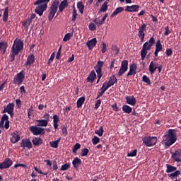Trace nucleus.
<instances>
[{
	"mask_svg": "<svg viewBox=\"0 0 181 181\" xmlns=\"http://www.w3.org/2000/svg\"><path fill=\"white\" fill-rule=\"evenodd\" d=\"M23 49V42L19 39H16L14 40L13 47L11 49L10 54V62H13L15 60V56L19 54V52H21Z\"/></svg>",
	"mask_w": 181,
	"mask_h": 181,
	"instance_id": "obj_3",
	"label": "nucleus"
},
{
	"mask_svg": "<svg viewBox=\"0 0 181 181\" xmlns=\"http://www.w3.org/2000/svg\"><path fill=\"white\" fill-rule=\"evenodd\" d=\"M95 134H96V135H98V136H101L104 134V129L103 128V127H100L99 129L96 130L95 132Z\"/></svg>",
	"mask_w": 181,
	"mask_h": 181,
	"instance_id": "obj_41",
	"label": "nucleus"
},
{
	"mask_svg": "<svg viewBox=\"0 0 181 181\" xmlns=\"http://www.w3.org/2000/svg\"><path fill=\"white\" fill-rule=\"evenodd\" d=\"M61 52H62V46L59 47V49L58 50V52L56 56V59H60Z\"/></svg>",
	"mask_w": 181,
	"mask_h": 181,
	"instance_id": "obj_59",
	"label": "nucleus"
},
{
	"mask_svg": "<svg viewBox=\"0 0 181 181\" xmlns=\"http://www.w3.org/2000/svg\"><path fill=\"white\" fill-rule=\"evenodd\" d=\"M181 150L178 149L175 152L172 153V158L175 162H181Z\"/></svg>",
	"mask_w": 181,
	"mask_h": 181,
	"instance_id": "obj_16",
	"label": "nucleus"
},
{
	"mask_svg": "<svg viewBox=\"0 0 181 181\" xmlns=\"http://www.w3.org/2000/svg\"><path fill=\"white\" fill-rule=\"evenodd\" d=\"M67 5V0L62 1L61 4L59 0H54L49 8V13L48 15L49 21L53 20L56 15V12H57V9H59V12H62V11H64Z\"/></svg>",
	"mask_w": 181,
	"mask_h": 181,
	"instance_id": "obj_1",
	"label": "nucleus"
},
{
	"mask_svg": "<svg viewBox=\"0 0 181 181\" xmlns=\"http://www.w3.org/2000/svg\"><path fill=\"white\" fill-rule=\"evenodd\" d=\"M19 141H21V134H19V133L16 132L11 134V142L12 144H16V142H19Z\"/></svg>",
	"mask_w": 181,
	"mask_h": 181,
	"instance_id": "obj_17",
	"label": "nucleus"
},
{
	"mask_svg": "<svg viewBox=\"0 0 181 181\" xmlns=\"http://www.w3.org/2000/svg\"><path fill=\"white\" fill-rule=\"evenodd\" d=\"M133 74H136V64H135L130 66L127 76L129 77V76H132Z\"/></svg>",
	"mask_w": 181,
	"mask_h": 181,
	"instance_id": "obj_23",
	"label": "nucleus"
},
{
	"mask_svg": "<svg viewBox=\"0 0 181 181\" xmlns=\"http://www.w3.org/2000/svg\"><path fill=\"white\" fill-rule=\"evenodd\" d=\"M104 66V62L98 61L95 66V71L99 78L103 77V66Z\"/></svg>",
	"mask_w": 181,
	"mask_h": 181,
	"instance_id": "obj_12",
	"label": "nucleus"
},
{
	"mask_svg": "<svg viewBox=\"0 0 181 181\" xmlns=\"http://www.w3.org/2000/svg\"><path fill=\"white\" fill-rule=\"evenodd\" d=\"M33 145H35V146H39V145H42L43 144V141L42 140V139H40V137H35L33 140Z\"/></svg>",
	"mask_w": 181,
	"mask_h": 181,
	"instance_id": "obj_30",
	"label": "nucleus"
},
{
	"mask_svg": "<svg viewBox=\"0 0 181 181\" xmlns=\"http://www.w3.org/2000/svg\"><path fill=\"white\" fill-rule=\"evenodd\" d=\"M9 13V8L6 7L3 14V22H8V15Z\"/></svg>",
	"mask_w": 181,
	"mask_h": 181,
	"instance_id": "obj_31",
	"label": "nucleus"
},
{
	"mask_svg": "<svg viewBox=\"0 0 181 181\" xmlns=\"http://www.w3.org/2000/svg\"><path fill=\"white\" fill-rule=\"evenodd\" d=\"M20 166H21V168H27L26 165L25 164H19L17 163L14 165V168H19Z\"/></svg>",
	"mask_w": 181,
	"mask_h": 181,
	"instance_id": "obj_60",
	"label": "nucleus"
},
{
	"mask_svg": "<svg viewBox=\"0 0 181 181\" xmlns=\"http://www.w3.org/2000/svg\"><path fill=\"white\" fill-rule=\"evenodd\" d=\"M109 87H111L110 84L107 82L103 83V86L101 88V90L103 91H107L108 90Z\"/></svg>",
	"mask_w": 181,
	"mask_h": 181,
	"instance_id": "obj_42",
	"label": "nucleus"
},
{
	"mask_svg": "<svg viewBox=\"0 0 181 181\" xmlns=\"http://www.w3.org/2000/svg\"><path fill=\"white\" fill-rule=\"evenodd\" d=\"M89 28V30H97V26L95 25V24H94V23H90L88 25Z\"/></svg>",
	"mask_w": 181,
	"mask_h": 181,
	"instance_id": "obj_45",
	"label": "nucleus"
},
{
	"mask_svg": "<svg viewBox=\"0 0 181 181\" xmlns=\"http://www.w3.org/2000/svg\"><path fill=\"white\" fill-rule=\"evenodd\" d=\"M23 80H25V74H23V71H21L15 76L13 83V84H18V86H21V84L23 83Z\"/></svg>",
	"mask_w": 181,
	"mask_h": 181,
	"instance_id": "obj_8",
	"label": "nucleus"
},
{
	"mask_svg": "<svg viewBox=\"0 0 181 181\" xmlns=\"http://www.w3.org/2000/svg\"><path fill=\"white\" fill-rule=\"evenodd\" d=\"M121 12H124V7H118L117 8L111 15V18H114V16H117L118 13H121Z\"/></svg>",
	"mask_w": 181,
	"mask_h": 181,
	"instance_id": "obj_28",
	"label": "nucleus"
},
{
	"mask_svg": "<svg viewBox=\"0 0 181 181\" xmlns=\"http://www.w3.org/2000/svg\"><path fill=\"white\" fill-rule=\"evenodd\" d=\"M80 148H81V145L80 144H78V143H76L74 146V148H73L74 153H76V152H77V151H78V149H80Z\"/></svg>",
	"mask_w": 181,
	"mask_h": 181,
	"instance_id": "obj_43",
	"label": "nucleus"
},
{
	"mask_svg": "<svg viewBox=\"0 0 181 181\" xmlns=\"http://www.w3.org/2000/svg\"><path fill=\"white\" fill-rule=\"evenodd\" d=\"M74 60V54H72L71 57L69 58L68 59V63H71Z\"/></svg>",
	"mask_w": 181,
	"mask_h": 181,
	"instance_id": "obj_64",
	"label": "nucleus"
},
{
	"mask_svg": "<svg viewBox=\"0 0 181 181\" xmlns=\"http://www.w3.org/2000/svg\"><path fill=\"white\" fill-rule=\"evenodd\" d=\"M162 49H163L162 44L160 43V40H158L156 42V51L154 52L156 57H158V53H159V52H161Z\"/></svg>",
	"mask_w": 181,
	"mask_h": 181,
	"instance_id": "obj_22",
	"label": "nucleus"
},
{
	"mask_svg": "<svg viewBox=\"0 0 181 181\" xmlns=\"http://www.w3.org/2000/svg\"><path fill=\"white\" fill-rule=\"evenodd\" d=\"M33 115V109L30 108L28 110V117L30 118Z\"/></svg>",
	"mask_w": 181,
	"mask_h": 181,
	"instance_id": "obj_56",
	"label": "nucleus"
},
{
	"mask_svg": "<svg viewBox=\"0 0 181 181\" xmlns=\"http://www.w3.org/2000/svg\"><path fill=\"white\" fill-rule=\"evenodd\" d=\"M86 45L89 50H91V49H94V47L95 46V45H97V38L91 39L86 42Z\"/></svg>",
	"mask_w": 181,
	"mask_h": 181,
	"instance_id": "obj_20",
	"label": "nucleus"
},
{
	"mask_svg": "<svg viewBox=\"0 0 181 181\" xmlns=\"http://www.w3.org/2000/svg\"><path fill=\"white\" fill-rule=\"evenodd\" d=\"M33 63H35V55L30 54L27 58L25 66H31Z\"/></svg>",
	"mask_w": 181,
	"mask_h": 181,
	"instance_id": "obj_25",
	"label": "nucleus"
},
{
	"mask_svg": "<svg viewBox=\"0 0 181 181\" xmlns=\"http://www.w3.org/2000/svg\"><path fill=\"white\" fill-rule=\"evenodd\" d=\"M12 166V161L9 158H6L3 163H0V169H8Z\"/></svg>",
	"mask_w": 181,
	"mask_h": 181,
	"instance_id": "obj_15",
	"label": "nucleus"
},
{
	"mask_svg": "<svg viewBox=\"0 0 181 181\" xmlns=\"http://www.w3.org/2000/svg\"><path fill=\"white\" fill-rule=\"evenodd\" d=\"M143 142L147 146H153V145H156V142H158V138L156 136H148L143 138Z\"/></svg>",
	"mask_w": 181,
	"mask_h": 181,
	"instance_id": "obj_6",
	"label": "nucleus"
},
{
	"mask_svg": "<svg viewBox=\"0 0 181 181\" xmlns=\"http://www.w3.org/2000/svg\"><path fill=\"white\" fill-rule=\"evenodd\" d=\"M77 18V10L76 8L73 9V14H72V21L74 22Z\"/></svg>",
	"mask_w": 181,
	"mask_h": 181,
	"instance_id": "obj_49",
	"label": "nucleus"
},
{
	"mask_svg": "<svg viewBox=\"0 0 181 181\" xmlns=\"http://www.w3.org/2000/svg\"><path fill=\"white\" fill-rule=\"evenodd\" d=\"M44 119L37 120V127H47L49 121H50V115L46 113L43 116Z\"/></svg>",
	"mask_w": 181,
	"mask_h": 181,
	"instance_id": "obj_7",
	"label": "nucleus"
},
{
	"mask_svg": "<svg viewBox=\"0 0 181 181\" xmlns=\"http://www.w3.org/2000/svg\"><path fill=\"white\" fill-rule=\"evenodd\" d=\"M70 168V164L66 163L61 167V170H67Z\"/></svg>",
	"mask_w": 181,
	"mask_h": 181,
	"instance_id": "obj_50",
	"label": "nucleus"
},
{
	"mask_svg": "<svg viewBox=\"0 0 181 181\" xmlns=\"http://www.w3.org/2000/svg\"><path fill=\"white\" fill-rule=\"evenodd\" d=\"M88 148H83L81 150V156H87L88 155Z\"/></svg>",
	"mask_w": 181,
	"mask_h": 181,
	"instance_id": "obj_47",
	"label": "nucleus"
},
{
	"mask_svg": "<svg viewBox=\"0 0 181 181\" xmlns=\"http://www.w3.org/2000/svg\"><path fill=\"white\" fill-rule=\"evenodd\" d=\"M105 52H107V45L103 42L102 45V53H105Z\"/></svg>",
	"mask_w": 181,
	"mask_h": 181,
	"instance_id": "obj_55",
	"label": "nucleus"
},
{
	"mask_svg": "<svg viewBox=\"0 0 181 181\" xmlns=\"http://www.w3.org/2000/svg\"><path fill=\"white\" fill-rule=\"evenodd\" d=\"M72 165L77 169L80 165H81V160L78 157L75 158L72 161Z\"/></svg>",
	"mask_w": 181,
	"mask_h": 181,
	"instance_id": "obj_26",
	"label": "nucleus"
},
{
	"mask_svg": "<svg viewBox=\"0 0 181 181\" xmlns=\"http://www.w3.org/2000/svg\"><path fill=\"white\" fill-rule=\"evenodd\" d=\"M107 18H108V14L106 13L103 17L102 21H100V23H99V25H103L104 22H105V19H107Z\"/></svg>",
	"mask_w": 181,
	"mask_h": 181,
	"instance_id": "obj_53",
	"label": "nucleus"
},
{
	"mask_svg": "<svg viewBox=\"0 0 181 181\" xmlns=\"http://www.w3.org/2000/svg\"><path fill=\"white\" fill-rule=\"evenodd\" d=\"M136 152H137V151H136V149H135V150L131 151L130 153H129L127 154V156L132 157V158H133L134 156H136Z\"/></svg>",
	"mask_w": 181,
	"mask_h": 181,
	"instance_id": "obj_51",
	"label": "nucleus"
},
{
	"mask_svg": "<svg viewBox=\"0 0 181 181\" xmlns=\"http://www.w3.org/2000/svg\"><path fill=\"white\" fill-rule=\"evenodd\" d=\"M112 50H115V52H116V53H118V52H119V50L118 49V47L116 45H112Z\"/></svg>",
	"mask_w": 181,
	"mask_h": 181,
	"instance_id": "obj_63",
	"label": "nucleus"
},
{
	"mask_svg": "<svg viewBox=\"0 0 181 181\" xmlns=\"http://www.w3.org/2000/svg\"><path fill=\"white\" fill-rule=\"evenodd\" d=\"M179 175H180V171L176 170L175 173L170 174L169 177H177V176H179Z\"/></svg>",
	"mask_w": 181,
	"mask_h": 181,
	"instance_id": "obj_46",
	"label": "nucleus"
},
{
	"mask_svg": "<svg viewBox=\"0 0 181 181\" xmlns=\"http://www.w3.org/2000/svg\"><path fill=\"white\" fill-rule=\"evenodd\" d=\"M84 101H86V98L85 97H81L77 100V107L80 108L82 107L83 104H84Z\"/></svg>",
	"mask_w": 181,
	"mask_h": 181,
	"instance_id": "obj_35",
	"label": "nucleus"
},
{
	"mask_svg": "<svg viewBox=\"0 0 181 181\" xmlns=\"http://www.w3.org/2000/svg\"><path fill=\"white\" fill-rule=\"evenodd\" d=\"M62 139L59 138L57 141H53L49 142L51 148H59V142H60V140Z\"/></svg>",
	"mask_w": 181,
	"mask_h": 181,
	"instance_id": "obj_34",
	"label": "nucleus"
},
{
	"mask_svg": "<svg viewBox=\"0 0 181 181\" xmlns=\"http://www.w3.org/2000/svg\"><path fill=\"white\" fill-rule=\"evenodd\" d=\"M54 57H56V53L53 52L49 59L48 64H50V63L54 60Z\"/></svg>",
	"mask_w": 181,
	"mask_h": 181,
	"instance_id": "obj_52",
	"label": "nucleus"
},
{
	"mask_svg": "<svg viewBox=\"0 0 181 181\" xmlns=\"http://www.w3.org/2000/svg\"><path fill=\"white\" fill-rule=\"evenodd\" d=\"M21 147L23 148V149H25V148L30 149L33 147L32 141H30V139H24L21 141Z\"/></svg>",
	"mask_w": 181,
	"mask_h": 181,
	"instance_id": "obj_14",
	"label": "nucleus"
},
{
	"mask_svg": "<svg viewBox=\"0 0 181 181\" xmlns=\"http://www.w3.org/2000/svg\"><path fill=\"white\" fill-rule=\"evenodd\" d=\"M71 36H72L71 33H68L67 34L65 35L63 39V42H68L69 39H71Z\"/></svg>",
	"mask_w": 181,
	"mask_h": 181,
	"instance_id": "obj_44",
	"label": "nucleus"
},
{
	"mask_svg": "<svg viewBox=\"0 0 181 181\" xmlns=\"http://www.w3.org/2000/svg\"><path fill=\"white\" fill-rule=\"evenodd\" d=\"M146 26L147 25L146 23H143L141 26L139 28L138 36L141 40V42H144V40L145 39V33H146Z\"/></svg>",
	"mask_w": 181,
	"mask_h": 181,
	"instance_id": "obj_9",
	"label": "nucleus"
},
{
	"mask_svg": "<svg viewBox=\"0 0 181 181\" xmlns=\"http://www.w3.org/2000/svg\"><path fill=\"white\" fill-rule=\"evenodd\" d=\"M173 54V51H172L171 49H166V52H165L166 56H172Z\"/></svg>",
	"mask_w": 181,
	"mask_h": 181,
	"instance_id": "obj_54",
	"label": "nucleus"
},
{
	"mask_svg": "<svg viewBox=\"0 0 181 181\" xmlns=\"http://www.w3.org/2000/svg\"><path fill=\"white\" fill-rule=\"evenodd\" d=\"M15 108V104L9 103L7 106L4 108V112H8L12 117L13 115V109Z\"/></svg>",
	"mask_w": 181,
	"mask_h": 181,
	"instance_id": "obj_18",
	"label": "nucleus"
},
{
	"mask_svg": "<svg viewBox=\"0 0 181 181\" xmlns=\"http://www.w3.org/2000/svg\"><path fill=\"white\" fill-rule=\"evenodd\" d=\"M100 105H101V100H98L96 101V103H95V110H98V108L100 107Z\"/></svg>",
	"mask_w": 181,
	"mask_h": 181,
	"instance_id": "obj_57",
	"label": "nucleus"
},
{
	"mask_svg": "<svg viewBox=\"0 0 181 181\" xmlns=\"http://www.w3.org/2000/svg\"><path fill=\"white\" fill-rule=\"evenodd\" d=\"M92 142L93 145H97L100 142V138L95 136L92 139Z\"/></svg>",
	"mask_w": 181,
	"mask_h": 181,
	"instance_id": "obj_48",
	"label": "nucleus"
},
{
	"mask_svg": "<svg viewBox=\"0 0 181 181\" xmlns=\"http://www.w3.org/2000/svg\"><path fill=\"white\" fill-rule=\"evenodd\" d=\"M142 80L144 83H146V84H148V86L151 85V79L146 75L143 76Z\"/></svg>",
	"mask_w": 181,
	"mask_h": 181,
	"instance_id": "obj_40",
	"label": "nucleus"
},
{
	"mask_svg": "<svg viewBox=\"0 0 181 181\" xmlns=\"http://www.w3.org/2000/svg\"><path fill=\"white\" fill-rule=\"evenodd\" d=\"M30 23H32V21L30 20V18H28L25 23H23V26L25 29V30H28V29H29V26H30Z\"/></svg>",
	"mask_w": 181,
	"mask_h": 181,
	"instance_id": "obj_38",
	"label": "nucleus"
},
{
	"mask_svg": "<svg viewBox=\"0 0 181 181\" xmlns=\"http://www.w3.org/2000/svg\"><path fill=\"white\" fill-rule=\"evenodd\" d=\"M167 170H166V173H172V172H176L177 168L175 167V166H172L170 165L167 164Z\"/></svg>",
	"mask_w": 181,
	"mask_h": 181,
	"instance_id": "obj_32",
	"label": "nucleus"
},
{
	"mask_svg": "<svg viewBox=\"0 0 181 181\" xmlns=\"http://www.w3.org/2000/svg\"><path fill=\"white\" fill-rule=\"evenodd\" d=\"M126 71H128V61L124 60L122 62L121 68L119 70L118 76H122V74H124V73Z\"/></svg>",
	"mask_w": 181,
	"mask_h": 181,
	"instance_id": "obj_13",
	"label": "nucleus"
},
{
	"mask_svg": "<svg viewBox=\"0 0 181 181\" xmlns=\"http://www.w3.org/2000/svg\"><path fill=\"white\" fill-rule=\"evenodd\" d=\"M96 77H97V75L95 74V71H92L90 75L88 76V77L87 78V80L88 81H90V83H93V81L95 80Z\"/></svg>",
	"mask_w": 181,
	"mask_h": 181,
	"instance_id": "obj_27",
	"label": "nucleus"
},
{
	"mask_svg": "<svg viewBox=\"0 0 181 181\" xmlns=\"http://www.w3.org/2000/svg\"><path fill=\"white\" fill-rule=\"evenodd\" d=\"M165 33H164V35H165V36H168V35H169V33H170V30H169V26H166L165 28Z\"/></svg>",
	"mask_w": 181,
	"mask_h": 181,
	"instance_id": "obj_58",
	"label": "nucleus"
},
{
	"mask_svg": "<svg viewBox=\"0 0 181 181\" xmlns=\"http://www.w3.org/2000/svg\"><path fill=\"white\" fill-rule=\"evenodd\" d=\"M156 69H158V65H156V63L152 61L150 63L149 68H148V70L151 74H153V73H155V71H156Z\"/></svg>",
	"mask_w": 181,
	"mask_h": 181,
	"instance_id": "obj_24",
	"label": "nucleus"
},
{
	"mask_svg": "<svg viewBox=\"0 0 181 181\" xmlns=\"http://www.w3.org/2000/svg\"><path fill=\"white\" fill-rule=\"evenodd\" d=\"M52 168L54 170H57V163L56 161L53 162Z\"/></svg>",
	"mask_w": 181,
	"mask_h": 181,
	"instance_id": "obj_61",
	"label": "nucleus"
},
{
	"mask_svg": "<svg viewBox=\"0 0 181 181\" xmlns=\"http://www.w3.org/2000/svg\"><path fill=\"white\" fill-rule=\"evenodd\" d=\"M126 101L129 105H135L136 104V99L134 96L126 97Z\"/></svg>",
	"mask_w": 181,
	"mask_h": 181,
	"instance_id": "obj_21",
	"label": "nucleus"
},
{
	"mask_svg": "<svg viewBox=\"0 0 181 181\" xmlns=\"http://www.w3.org/2000/svg\"><path fill=\"white\" fill-rule=\"evenodd\" d=\"M77 8L81 14L84 13V5H83V3L78 2L77 4Z\"/></svg>",
	"mask_w": 181,
	"mask_h": 181,
	"instance_id": "obj_37",
	"label": "nucleus"
},
{
	"mask_svg": "<svg viewBox=\"0 0 181 181\" xmlns=\"http://www.w3.org/2000/svg\"><path fill=\"white\" fill-rule=\"evenodd\" d=\"M30 131L32 132L33 135H42V134H45V129L42 127H37L36 126H31L30 127Z\"/></svg>",
	"mask_w": 181,
	"mask_h": 181,
	"instance_id": "obj_11",
	"label": "nucleus"
},
{
	"mask_svg": "<svg viewBox=\"0 0 181 181\" xmlns=\"http://www.w3.org/2000/svg\"><path fill=\"white\" fill-rule=\"evenodd\" d=\"M177 141V136L175 129H168L167 133L163 136V144L165 146H172Z\"/></svg>",
	"mask_w": 181,
	"mask_h": 181,
	"instance_id": "obj_2",
	"label": "nucleus"
},
{
	"mask_svg": "<svg viewBox=\"0 0 181 181\" xmlns=\"http://www.w3.org/2000/svg\"><path fill=\"white\" fill-rule=\"evenodd\" d=\"M50 2V0H37L34 5H37L35 8V13L39 15V16H42L43 13L46 9H47V4Z\"/></svg>",
	"mask_w": 181,
	"mask_h": 181,
	"instance_id": "obj_4",
	"label": "nucleus"
},
{
	"mask_svg": "<svg viewBox=\"0 0 181 181\" xmlns=\"http://www.w3.org/2000/svg\"><path fill=\"white\" fill-rule=\"evenodd\" d=\"M107 9H108V3L105 1L100 8V12H107Z\"/></svg>",
	"mask_w": 181,
	"mask_h": 181,
	"instance_id": "obj_39",
	"label": "nucleus"
},
{
	"mask_svg": "<svg viewBox=\"0 0 181 181\" xmlns=\"http://www.w3.org/2000/svg\"><path fill=\"white\" fill-rule=\"evenodd\" d=\"M4 127L6 129H9V117L6 115H4L3 117H1V120L0 122V128H4ZM0 134H1V130H0Z\"/></svg>",
	"mask_w": 181,
	"mask_h": 181,
	"instance_id": "obj_10",
	"label": "nucleus"
},
{
	"mask_svg": "<svg viewBox=\"0 0 181 181\" xmlns=\"http://www.w3.org/2000/svg\"><path fill=\"white\" fill-rule=\"evenodd\" d=\"M117 78L115 76H112V77H110L107 83L111 87L112 86H114V84H115V83H117Z\"/></svg>",
	"mask_w": 181,
	"mask_h": 181,
	"instance_id": "obj_36",
	"label": "nucleus"
},
{
	"mask_svg": "<svg viewBox=\"0 0 181 181\" xmlns=\"http://www.w3.org/2000/svg\"><path fill=\"white\" fill-rule=\"evenodd\" d=\"M53 124L54 129H57L59 128V116L57 115L53 116Z\"/></svg>",
	"mask_w": 181,
	"mask_h": 181,
	"instance_id": "obj_29",
	"label": "nucleus"
},
{
	"mask_svg": "<svg viewBox=\"0 0 181 181\" xmlns=\"http://www.w3.org/2000/svg\"><path fill=\"white\" fill-rule=\"evenodd\" d=\"M155 43V38L151 37L148 42H146L141 51V60H145V57H146V54H148V50H151V47L153 46Z\"/></svg>",
	"mask_w": 181,
	"mask_h": 181,
	"instance_id": "obj_5",
	"label": "nucleus"
},
{
	"mask_svg": "<svg viewBox=\"0 0 181 181\" xmlns=\"http://www.w3.org/2000/svg\"><path fill=\"white\" fill-rule=\"evenodd\" d=\"M122 110L124 111V112H125L126 114H131V112H132V107H131L130 106H128L127 105H123L122 107Z\"/></svg>",
	"mask_w": 181,
	"mask_h": 181,
	"instance_id": "obj_33",
	"label": "nucleus"
},
{
	"mask_svg": "<svg viewBox=\"0 0 181 181\" xmlns=\"http://www.w3.org/2000/svg\"><path fill=\"white\" fill-rule=\"evenodd\" d=\"M5 84H6V81L0 85V91H2L5 88Z\"/></svg>",
	"mask_w": 181,
	"mask_h": 181,
	"instance_id": "obj_62",
	"label": "nucleus"
},
{
	"mask_svg": "<svg viewBox=\"0 0 181 181\" xmlns=\"http://www.w3.org/2000/svg\"><path fill=\"white\" fill-rule=\"evenodd\" d=\"M139 11V5L127 6L125 8L126 12H138Z\"/></svg>",
	"mask_w": 181,
	"mask_h": 181,
	"instance_id": "obj_19",
	"label": "nucleus"
}]
</instances>
